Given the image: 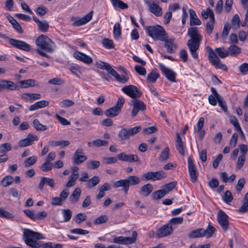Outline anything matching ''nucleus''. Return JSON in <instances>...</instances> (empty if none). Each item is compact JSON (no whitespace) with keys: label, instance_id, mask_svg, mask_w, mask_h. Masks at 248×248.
<instances>
[{"label":"nucleus","instance_id":"nucleus-1","mask_svg":"<svg viewBox=\"0 0 248 248\" xmlns=\"http://www.w3.org/2000/svg\"><path fill=\"white\" fill-rule=\"evenodd\" d=\"M206 50L208 53V58L209 61L212 65L216 68L227 71V66L220 62L219 57L223 59L228 57L229 56L228 50L225 49L224 47H219L216 48L215 50H213L209 46L206 47Z\"/></svg>","mask_w":248,"mask_h":248},{"label":"nucleus","instance_id":"nucleus-2","mask_svg":"<svg viewBox=\"0 0 248 248\" xmlns=\"http://www.w3.org/2000/svg\"><path fill=\"white\" fill-rule=\"evenodd\" d=\"M23 237L25 243L32 248H52L51 242L44 243L39 246L37 240L43 239V235L29 229H24Z\"/></svg>","mask_w":248,"mask_h":248},{"label":"nucleus","instance_id":"nucleus-3","mask_svg":"<svg viewBox=\"0 0 248 248\" xmlns=\"http://www.w3.org/2000/svg\"><path fill=\"white\" fill-rule=\"evenodd\" d=\"M145 30L146 33L155 41H164L168 37L164 29L158 25L146 26Z\"/></svg>","mask_w":248,"mask_h":248},{"label":"nucleus","instance_id":"nucleus-4","mask_svg":"<svg viewBox=\"0 0 248 248\" xmlns=\"http://www.w3.org/2000/svg\"><path fill=\"white\" fill-rule=\"evenodd\" d=\"M96 66L97 68L106 70L112 76L114 77L115 79L120 83L124 84L126 83L129 79L125 76H120L118 73L111 67L108 63L103 61H98L96 62Z\"/></svg>","mask_w":248,"mask_h":248},{"label":"nucleus","instance_id":"nucleus-5","mask_svg":"<svg viewBox=\"0 0 248 248\" xmlns=\"http://www.w3.org/2000/svg\"><path fill=\"white\" fill-rule=\"evenodd\" d=\"M36 44L41 49L47 52L53 51V46L54 43L46 35L42 34L39 36L36 40Z\"/></svg>","mask_w":248,"mask_h":248},{"label":"nucleus","instance_id":"nucleus-6","mask_svg":"<svg viewBox=\"0 0 248 248\" xmlns=\"http://www.w3.org/2000/svg\"><path fill=\"white\" fill-rule=\"evenodd\" d=\"M141 129L140 126H136L129 129L123 128L119 131L118 137L121 140H128L130 137L134 136L140 132Z\"/></svg>","mask_w":248,"mask_h":248},{"label":"nucleus","instance_id":"nucleus-7","mask_svg":"<svg viewBox=\"0 0 248 248\" xmlns=\"http://www.w3.org/2000/svg\"><path fill=\"white\" fill-rule=\"evenodd\" d=\"M166 177V174L163 171L155 172L149 171L141 175V180L144 181L149 180L155 181L159 180Z\"/></svg>","mask_w":248,"mask_h":248},{"label":"nucleus","instance_id":"nucleus-8","mask_svg":"<svg viewBox=\"0 0 248 248\" xmlns=\"http://www.w3.org/2000/svg\"><path fill=\"white\" fill-rule=\"evenodd\" d=\"M131 237L125 236H118L113 239V242L116 244L123 245L132 244L135 243L137 240L138 233L135 231L132 232Z\"/></svg>","mask_w":248,"mask_h":248},{"label":"nucleus","instance_id":"nucleus-9","mask_svg":"<svg viewBox=\"0 0 248 248\" xmlns=\"http://www.w3.org/2000/svg\"><path fill=\"white\" fill-rule=\"evenodd\" d=\"M122 91L126 95L133 99H136L142 95L141 91L136 86L132 85L125 86Z\"/></svg>","mask_w":248,"mask_h":248},{"label":"nucleus","instance_id":"nucleus-10","mask_svg":"<svg viewBox=\"0 0 248 248\" xmlns=\"http://www.w3.org/2000/svg\"><path fill=\"white\" fill-rule=\"evenodd\" d=\"M228 216L224 211L221 210L218 211L217 216V221L224 232H226L228 229Z\"/></svg>","mask_w":248,"mask_h":248},{"label":"nucleus","instance_id":"nucleus-11","mask_svg":"<svg viewBox=\"0 0 248 248\" xmlns=\"http://www.w3.org/2000/svg\"><path fill=\"white\" fill-rule=\"evenodd\" d=\"M188 170L191 181L192 183L196 182L197 181L199 173L191 156L188 158Z\"/></svg>","mask_w":248,"mask_h":248},{"label":"nucleus","instance_id":"nucleus-12","mask_svg":"<svg viewBox=\"0 0 248 248\" xmlns=\"http://www.w3.org/2000/svg\"><path fill=\"white\" fill-rule=\"evenodd\" d=\"M9 44L16 48L28 52L31 49L29 44L21 40L11 38L9 40Z\"/></svg>","mask_w":248,"mask_h":248},{"label":"nucleus","instance_id":"nucleus-13","mask_svg":"<svg viewBox=\"0 0 248 248\" xmlns=\"http://www.w3.org/2000/svg\"><path fill=\"white\" fill-rule=\"evenodd\" d=\"M133 103V109L131 111V115L133 117L137 116L140 111H143L146 108V105L144 102L140 100L134 99L132 101Z\"/></svg>","mask_w":248,"mask_h":248},{"label":"nucleus","instance_id":"nucleus-14","mask_svg":"<svg viewBox=\"0 0 248 248\" xmlns=\"http://www.w3.org/2000/svg\"><path fill=\"white\" fill-rule=\"evenodd\" d=\"M117 158L119 160L123 161L141 163L140 159L137 155H127L124 152H122L117 155Z\"/></svg>","mask_w":248,"mask_h":248},{"label":"nucleus","instance_id":"nucleus-15","mask_svg":"<svg viewBox=\"0 0 248 248\" xmlns=\"http://www.w3.org/2000/svg\"><path fill=\"white\" fill-rule=\"evenodd\" d=\"M201 41L189 40L187 42V46L189 49V51L194 59L198 58V54L197 51L200 47Z\"/></svg>","mask_w":248,"mask_h":248},{"label":"nucleus","instance_id":"nucleus-16","mask_svg":"<svg viewBox=\"0 0 248 248\" xmlns=\"http://www.w3.org/2000/svg\"><path fill=\"white\" fill-rule=\"evenodd\" d=\"M159 67L166 78L171 82H175L176 74L171 69L166 67L163 64L159 63Z\"/></svg>","mask_w":248,"mask_h":248},{"label":"nucleus","instance_id":"nucleus-17","mask_svg":"<svg viewBox=\"0 0 248 248\" xmlns=\"http://www.w3.org/2000/svg\"><path fill=\"white\" fill-rule=\"evenodd\" d=\"M38 139L37 135L29 133L26 138L20 140L18 144L20 147L23 148L32 145L34 141H37Z\"/></svg>","mask_w":248,"mask_h":248},{"label":"nucleus","instance_id":"nucleus-18","mask_svg":"<svg viewBox=\"0 0 248 248\" xmlns=\"http://www.w3.org/2000/svg\"><path fill=\"white\" fill-rule=\"evenodd\" d=\"M173 232V228L171 224L167 223L159 229L156 232L158 238H162L170 235Z\"/></svg>","mask_w":248,"mask_h":248},{"label":"nucleus","instance_id":"nucleus-19","mask_svg":"<svg viewBox=\"0 0 248 248\" xmlns=\"http://www.w3.org/2000/svg\"><path fill=\"white\" fill-rule=\"evenodd\" d=\"M82 149L79 148L76 150L73 156V162L74 164L79 165L87 159L86 156L83 155Z\"/></svg>","mask_w":248,"mask_h":248},{"label":"nucleus","instance_id":"nucleus-20","mask_svg":"<svg viewBox=\"0 0 248 248\" xmlns=\"http://www.w3.org/2000/svg\"><path fill=\"white\" fill-rule=\"evenodd\" d=\"M74 57L86 64H91L93 62V59L89 56L79 51H75L73 54Z\"/></svg>","mask_w":248,"mask_h":248},{"label":"nucleus","instance_id":"nucleus-21","mask_svg":"<svg viewBox=\"0 0 248 248\" xmlns=\"http://www.w3.org/2000/svg\"><path fill=\"white\" fill-rule=\"evenodd\" d=\"M146 3L147 4L149 11L154 14L156 16H160L162 15V8L156 3L154 2H150L147 1Z\"/></svg>","mask_w":248,"mask_h":248},{"label":"nucleus","instance_id":"nucleus-22","mask_svg":"<svg viewBox=\"0 0 248 248\" xmlns=\"http://www.w3.org/2000/svg\"><path fill=\"white\" fill-rule=\"evenodd\" d=\"M187 35L190 37L189 40L201 41L202 36L199 32L197 27H190L187 31Z\"/></svg>","mask_w":248,"mask_h":248},{"label":"nucleus","instance_id":"nucleus-23","mask_svg":"<svg viewBox=\"0 0 248 248\" xmlns=\"http://www.w3.org/2000/svg\"><path fill=\"white\" fill-rule=\"evenodd\" d=\"M45 185L48 186L51 188H54L55 187V181L50 178L42 177L38 185L39 189L41 191L43 190Z\"/></svg>","mask_w":248,"mask_h":248},{"label":"nucleus","instance_id":"nucleus-24","mask_svg":"<svg viewBox=\"0 0 248 248\" xmlns=\"http://www.w3.org/2000/svg\"><path fill=\"white\" fill-rule=\"evenodd\" d=\"M33 21L37 23L38 29L42 32H46L48 31L49 28V23L46 20H40L36 16H33Z\"/></svg>","mask_w":248,"mask_h":248},{"label":"nucleus","instance_id":"nucleus-25","mask_svg":"<svg viewBox=\"0 0 248 248\" xmlns=\"http://www.w3.org/2000/svg\"><path fill=\"white\" fill-rule=\"evenodd\" d=\"M93 11L90 12L82 18H79L75 21L73 23L72 25L73 26L79 27L86 24L92 19L93 17Z\"/></svg>","mask_w":248,"mask_h":248},{"label":"nucleus","instance_id":"nucleus-26","mask_svg":"<svg viewBox=\"0 0 248 248\" xmlns=\"http://www.w3.org/2000/svg\"><path fill=\"white\" fill-rule=\"evenodd\" d=\"M174 38L168 39L166 37V40L163 41L165 42L164 46L169 53H174L177 48V46L174 44Z\"/></svg>","mask_w":248,"mask_h":248},{"label":"nucleus","instance_id":"nucleus-27","mask_svg":"<svg viewBox=\"0 0 248 248\" xmlns=\"http://www.w3.org/2000/svg\"><path fill=\"white\" fill-rule=\"evenodd\" d=\"M188 11L190 16V25L192 26L201 25L202 22L198 17L195 11L192 9H189Z\"/></svg>","mask_w":248,"mask_h":248},{"label":"nucleus","instance_id":"nucleus-28","mask_svg":"<svg viewBox=\"0 0 248 248\" xmlns=\"http://www.w3.org/2000/svg\"><path fill=\"white\" fill-rule=\"evenodd\" d=\"M153 190V186L150 184H147L140 187L139 194L143 197H146L152 193Z\"/></svg>","mask_w":248,"mask_h":248},{"label":"nucleus","instance_id":"nucleus-29","mask_svg":"<svg viewBox=\"0 0 248 248\" xmlns=\"http://www.w3.org/2000/svg\"><path fill=\"white\" fill-rule=\"evenodd\" d=\"M113 186L115 188L122 187L125 194L127 193L129 188L126 179H122L114 182Z\"/></svg>","mask_w":248,"mask_h":248},{"label":"nucleus","instance_id":"nucleus-30","mask_svg":"<svg viewBox=\"0 0 248 248\" xmlns=\"http://www.w3.org/2000/svg\"><path fill=\"white\" fill-rule=\"evenodd\" d=\"M70 142L68 140H49L48 144L52 147L60 146L61 148H63L70 145Z\"/></svg>","mask_w":248,"mask_h":248},{"label":"nucleus","instance_id":"nucleus-31","mask_svg":"<svg viewBox=\"0 0 248 248\" xmlns=\"http://www.w3.org/2000/svg\"><path fill=\"white\" fill-rule=\"evenodd\" d=\"M229 55L232 57L238 56L241 52V49L236 45H232L228 48Z\"/></svg>","mask_w":248,"mask_h":248},{"label":"nucleus","instance_id":"nucleus-32","mask_svg":"<svg viewBox=\"0 0 248 248\" xmlns=\"http://www.w3.org/2000/svg\"><path fill=\"white\" fill-rule=\"evenodd\" d=\"M19 83L21 85V87L22 88L38 86L37 82L35 79H32L21 80L19 81Z\"/></svg>","mask_w":248,"mask_h":248},{"label":"nucleus","instance_id":"nucleus-33","mask_svg":"<svg viewBox=\"0 0 248 248\" xmlns=\"http://www.w3.org/2000/svg\"><path fill=\"white\" fill-rule=\"evenodd\" d=\"M49 105V102L46 100H41L36 102L34 104L30 107L29 110L30 111H33L39 108H43Z\"/></svg>","mask_w":248,"mask_h":248},{"label":"nucleus","instance_id":"nucleus-34","mask_svg":"<svg viewBox=\"0 0 248 248\" xmlns=\"http://www.w3.org/2000/svg\"><path fill=\"white\" fill-rule=\"evenodd\" d=\"M81 193V189L78 187L76 188L69 197L70 202L72 203L77 202L79 199Z\"/></svg>","mask_w":248,"mask_h":248},{"label":"nucleus","instance_id":"nucleus-35","mask_svg":"<svg viewBox=\"0 0 248 248\" xmlns=\"http://www.w3.org/2000/svg\"><path fill=\"white\" fill-rule=\"evenodd\" d=\"M120 112L121 111L119 110V108L117 109L114 106L106 110L105 114L108 117H114L117 116Z\"/></svg>","mask_w":248,"mask_h":248},{"label":"nucleus","instance_id":"nucleus-36","mask_svg":"<svg viewBox=\"0 0 248 248\" xmlns=\"http://www.w3.org/2000/svg\"><path fill=\"white\" fill-rule=\"evenodd\" d=\"M204 229H198L192 231L188 234L190 238H195L204 236Z\"/></svg>","mask_w":248,"mask_h":248},{"label":"nucleus","instance_id":"nucleus-37","mask_svg":"<svg viewBox=\"0 0 248 248\" xmlns=\"http://www.w3.org/2000/svg\"><path fill=\"white\" fill-rule=\"evenodd\" d=\"M160 75L159 73L155 72V70H152V71L148 74L147 77V80L149 83H155L156 79L159 77Z\"/></svg>","mask_w":248,"mask_h":248},{"label":"nucleus","instance_id":"nucleus-38","mask_svg":"<svg viewBox=\"0 0 248 248\" xmlns=\"http://www.w3.org/2000/svg\"><path fill=\"white\" fill-rule=\"evenodd\" d=\"M100 182V179L97 176H94L87 181V187L92 188L97 186Z\"/></svg>","mask_w":248,"mask_h":248},{"label":"nucleus","instance_id":"nucleus-39","mask_svg":"<svg viewBox=\"0 0 248 248\" xmlns=\"http://www.w3.org/2000/svg\"><path fill=\"white\" fill-rule=\"evenodd\" d=\"M129 187L130 186H134L139 184L140 183V178L137 176H129L126 178Z\"/></svg>","mask_w":248,"mask_h":248},{"label":"nucleus","instance_id":"nucleus-40","mask_svg":"<svg viewBox=\"0 0 248 248\" xmlns=\"http://www.w3.org/2000/svg\"><path fill=\"white\" fill-rule=\"evenodd\" d=\"M215 22V17L213 16L212 14H211L210 21L207 22L206 24V29L208 34H210L212 33L214 29Z\"/></svg>","mask_w":248,"mask_h":248},{"label":"nucleus","instance_id":"nucleus-41","mask_svg":"<svg viewBox=\"0 0 248 248\" xmlns=\"http://www.w3.org/2000/svg\"><path fill=\"white\" fill-rule=\"evenodd\" d=\"M78 177V173H73L69 178L68 182L65 185L67 187H70L74 186L75 182Z\"/></svg>","mask_w":248,"mask_h":248},{"label":"nucleus","instance_id":"nucleus-42","mask_svg":"<svg viewBox=\"0 0 248 248\" xmlns=\"http://www.w3.org/2000/svg\"><path fill=\"white\" fill-rule=\"evenodd\" d=\"M14 181L13 177L11 175H7L2 179L1 185L3 187H7L11 185Z\"/></svg>","mask_w":248,"mask_h":248},{"label":"nucleus","instance_id":"nucleus-43","mask_svg":"<svg viewBox=\"0 0 248 248\" xmlns=\"http://www.w3.org/2000/svg\"><path fill=\"white\" fill-rule=\"evenodd\" d=\"M102 44L105 48L108 49L113 48L115 46L113 41L107 38L103 39Z\"/></svg>","mask_w":248,"mask_h":248},{"label":"nucleus","instance_id":"nucleus-44","mask_svg":"<svg viewBox=\"0 0 248 248\" xmlns=\"http://www.w3.org/2000/svg\"><path fill=\"white\" fill-rule=\"evenodd\" d=\"M164 190L162 189L156 190L152 194V197L155 200H157L161 199L166 195Z\"/></svg>","mask_w":248,"mask_h":248},{"label":"nucleus","instance_id":"nucleus-45","mask_svg":"<svg viewBox=\"0 0 248 248\" xmlns=\"http://www.w3.org/2000/svg\"><path fill=\"white\" fill-rule=\"evenodd\" d=\"M170 149L169 147H166L161 153L159 159L161 161H166L169 158V154Z\"/></svg>","mask_w":248,"mask_h":248},{"label":"nucleus","instance_id":"nucleus-46","mask_svg":"<svg viewBox=\"0 0 248 248\" xmlns=\"http://www.w3.org/2000/svg\"><path fill=\"white\" fill-rule=\"evenodd\" d=\"M37 161L36 156L33 155L27 158L24 161V166L26 168L30 167V166L34 165Z\"/></svg>","mask_w":248,"mask_h":248},{"label":"nucleus","instance_id":"nucleus-47","mask_svg":"<svg viewBox=\"0 0 248 248\" xmlns=\"http://www.w3.org/2000/svg\"><path fill=\"white\" fill-rule=\"evenodd\" d=\"M113 36L115 39L119 38L121 35V30L120 27V24L119 23L115 24L113 27Z\"/></svg>","mask_w":248,"mask_h":248},{"label":"nucleus","instance_id":"nucleus-48","mask_svg":"<svg viewBox=\"0 0 248 248\" xmlns=\"http://www.w3.org/2000/svg\"><path fill=\"white\" fill-rule=\"evenodd\" d=\"M33 126L37 131H45L46 130V126L41 124L38 120L35 119L33 121Z\"/></svg>","mask_w":248,"mask_h":248},{"label":"nucleus","instance_id":"nucleus-49","mask_svg":"<svg viewBox=\"0 0 248 248\" xmlns=\"http://www.w3.org/2000/svg\"><path fill=\"white\" fill-rule=\"evenodd\" d=\"M176 184L177 183L175 181L169 183L165 185L162 189L164 190L166 194H167L174 188Z\"/></svg>","mask_w":248,"mask_h":248},{"label":"nucleus","instance_id":"nucleus-50","mask_svg":"<svg viewBox=\"0 0 248 248\" xmlns=\"http://www.w3.org/2000/svg\"><path fill=\"white\" fill-rule=\"evenodd\" d=\"M100 166V162L96 160H90L87 162V167L89 169L95 170Z\"/></svg>","mask_w":248,"mask_h":248},{"label":"nucleus","instance_id":"nucleus-51","mask_svg":"<svg viewBox=\"0 0 248 248\" xmlns=\"http://www.w3.org/2000/svg\"><path fill=\"white\" fill-rule=\"evenodd\" d=\"M216 231V229L213 226L209 225L206 230H204V236L209 238L212 236V234Z\"/></svg>","mask_w":248,"mask_h":248},{"label":"nucleus","instance_id":"nucleus-52","mask_svg":"<svg viewBox=\"0 0 248 248\" xmlns=\"http://www.w3.org/2000/svg\"><path fill=\"white\" fill-rule=\"evenodd\" d=\"M86 218H87L86 215L82 213L77 214L74 217L75 221L78 224H79L82 222L85 221L86 219Z\"/></svg>","mask_w":248,"mask_h":248},{"label":"nucleus","instance_id":"nucleus-53","mask_svg":"<svg viewBox=\"0 0 248 248\" xmlns=\"http://www.w3.org/2000/svg\"><path fill=\"white\" fill-rule=\"evenodd\" d=\"M62 214L64 217V221H69L72 217V212L70 209H62Z\"/></svg>","mask_w":248,"mask_h":248},{"label":"nucleus","instance_id":"nucleus-54","mask_svg":"<svg viewBox=\"0 0 248 248\" xmlns=\"http://www.w3.org/2000/svg\"><path fill=\"white\" fill-rule=\"evenodd\" d=\"M40 169L43 172L49 171L52 169V164L45 160V162L40 167Z\"/></svg>","mask_w":248,"mask_h":248},{"label":"nucleus","instance_id":"nucleus-55","mask_svg":"<svg viewBox=\"0 0 248 248\" xmlns=\"http://www.w3.org/2000/svg\"><path fill=\"white\" fill-rule=\"evenodd\" d=\"M108 220V217L106 215H102L97 217L94 221V224L99 225L106 222Z\"/></svg>","mask_w":248,"mask_h":248},{"label":"nucleus","instance_id":"nucleus-56","mask_svg":"<svg viewBox=\"0 0 248 248\" xmlns=\"http://www.w3.org/2000/svg\"><path fill=\"white\" fill-rule=\"evenodd\" d=\"M211 14L214 16V14L212 10L209 7L206 9V10H203L202 12V16L205 19H207L209 17L211 19Z\"/></svg>","mask_w":248,"mask_h":248},{"label":"nucleus","instance_id":"nucleus-57","mask_svg":"<svg viewBox=\"0 0 248 248\" xmlns=\"http://www.w3.org/2000/svg\"><path fill=\"white\" fill-rule=\"evenodd\" d=\"M246 160V156L244 155H240L238 157L236 167L238 170H240L243 166Z\"/></svg>","mask_w":248,"mask_h":248},{"label":"nucleus","instance_id":"nucleus-58","mask_svg":"<svg viewBox=\"0 0 248 248\" xmlns=\"http://www.w3.org/2000/svg\"><path fill=\"white\" fill-rule=\"evenodd\" d=\"M233 200V197L232 196V193L229 190H227L225 193L223 197V200L225 202L227 203H229L231 202Z\"/></svg>","mask_w":248,"mask_h":248},{"label":"nucleus","instance_id":"nucleus-59","mask_svg":"<svg viewBox=\"0 0 248 248\" xmlns=\"http://www.w3.org/2000/svg\"><path fill=\"white\" fill-rule=\"evenodd\" d=\"M245 184V179L244 178H241L238 180L237 184L236 186V189L238 192H240Z\"/></svg>","mask_w":248,"mask_h":248},{"label":"nucleus","instance_id":"nucleus-60","mask_svg":"<svg viewBox=\"0 0 248 248\" xmlns=\"http://www.w3.org/2000/svg\"><path fill=\"white\" fill-rule=\"evenodd\" d=\"M230 29L231 27L229 24H225L224 25L222 32L221 33V37L223 40H225L227 38Z\"/></svg>","mask_w":248,"mask_h":248},{"label":"nucleus","instance_id":"nucleus-61","mask_svg":"<svg viewBox=\"0 0 248 248\" xmlns=\"http://www.w3.org/2000/svg\"><path fill=\"white\" fill-rule=\"evenodd\" d=\"M108 144V142L106 140H103L100 139L94 140L93 141V145L95 147H100L102 146H107Z\"/></svg>","mask_w":248,"mask_h":248},{"label":"nucleus","instance_id":"nucleus-62","mask_svg":"<svg viewBox=\"0 0 248 248\" xmlns=\"http://www.w3.org/2000/svg\"><path fill=\"white\" fill-rule=\"evenodd\" d=\"M70 232L72 233L79 235H85L89 233L88 231L81 229H74L70 230Z\"/></svg>","mask_w":248,"mask_h":248},{"label":"nucleus","instance_id":"nucleus-63","mask_svg":"<svg viewBox=\"0 0 248 248\" xmlns=\"http://www.w3.org/2000/svg\"><path fill=\"white\" fill-rule=\"evenodd\" d=\"M12 150L11 145L9 143L2 144L0 147V152L1 153H5Z\"/></svg>","mask_w":248,"mask_h":248},{"label":"nucleus","instance_id":"nucleus-64","mask_svg":"<svg viewBox=\"0 0 248 248\" xmlns=\"http://www.w3.org/2000/svg\"><path fill=\"white\" fill-rule=\"evenodd\" d=\"M240 19L238 14H235L232 20V24L233 26L239 28L240 27Z\"/></svg>","mask_w":248,"mask_h":248}]
</instances>
